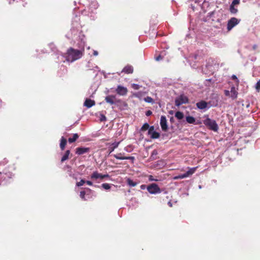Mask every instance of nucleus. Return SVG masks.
<instances>
[{"instance_id": "1", "label": "nucleus", "mask_w": 260, "mask_h": 260, "mask_svg": "<svg viewBox=\"0 0 260 260\" xmlns=\"http://www.w3.org/2000/svg\"><path fill=\"white\" fill-rule=\"evenodd\" d=\"M83 51L70 48L67 53L66 60L68 61L73 62L80 58L83 55Z\"/></svg>"}, {"instance_id": "2", "label": "nucleus", "mask_w": 260, "mask_h": 260, "mask_svg": "<svg viewBox=\"0 0 260 260\" xmlns=\"http://www.w3.org/2000/svg\"><path fill=\"white\" fill-rule=\"evenodd\" d=\"M204 124L208 126L210 129L217 132L218 129V126L216 121L207 117L203 121Z\"/></svg>"}, {"instance_id": "3", "label": "nucleus", "mask_w": 260, "mask_h": 260, "mask_svg": "<svg viewBox=\"0 0 260 260\" xmlns=\"http://www.w3.org/2000/svg\"><path fill=\"white\" fill-rule=\"evenodd\" d=\"M148 191L151 194H157L161 192V189L156 183H152L147 187Z\"/></svg>"}, {"instance_id": "4", "label": "nucleus", "mask_w": 260, "mask_h": 260, "mask_svg": "<svg viewBox=\"0 0 260 260\" xmlns=\"http://www.w3.org/2000/svg\"><path fill=\"white\" fill-rule=\"evenodd\" d=\"M188 102V99L187 97L184 95H180L178 97L176 98L175 101V105L177 107L183 104H186Z\"/></svg>"}, {"instance_id": "5", "label": "nucleus", "mask_w": 260, "mask_h": 260, "mask_svg": "<svg viewBox=\"0 0 260 260\" xmlns=\"http://www.w3.org/2000/svg\"><path fill=\"white\" fill-rule=\"evenodd\" d=\"M240 21V20L238 19L235 17L231 18L228 22L227 29L228 30H231L234 26L237 25Z\"/></svg>"}, {"instance_id": "6", "label": "nucleus", "mask_w": 260, "mask_h": 260, "mask_svg": "<svg viewBox=\"0 0 260 260\" xmlns=\"http://www.w3.org/2000/svg\"><path fill=\"white\" fill-rule=\"evenodd\" d=\"M148 134L152 139H157L160 137L159 133L154 131L153 126L150 127Z\"/></svg>"}, {"instance_id": "7", "label": "nucleus", "mask_w": 260, "mask_h": 260, "mask_svg": "<svg viewBox=\"0 0 260 260\" xmlns=\"http://www.w3.org/2000/svg\"><path fill=\"white\" fill-rule=\"evenodd\" d=\"M160 124L163 131L166 132L168 130V127L167 125V121L165 116H161Z\"/></svg>"}, {"instance_id": "8", "label": "nucleus", "mask_w": 260, "mask_h": 260, "mask_svg": "<svg viewBox=\"0 0 260 260\" xmlns=\"http://www.w3.org/2000/svg\"><path fill=\"white\" fill-rule=\"evenodd\" d=\"M116 91L120 95H125L127 93V89L124 86L118 85L116 89Z\"/></svg>"}, {"instance_id": "9", "label": "nucleus", "mask_w": 260, "mask_h": 260, "mask_svg": "<svg viewBox=\"0 0 260 260\" xmlns=\"http://www.w3.org/2000/svg\"><path fill=\"white\" fill-rule=\"evenodd\" d=\"M109 175L108 174L102 175L101 174L99 173L98 172H94L91 176V178L93 179H103L106 177H108Z\"/></svg>"}, {"instance_id": "10", "label": "nucleus", "mask_w": 260, "mask_h": 260, "mask_svg": "<svg viewBox=\"0 0 260 260\" xmlns=\"http://www.w3.org/2000/svg\"><path fill=\"white\" fill-rule=\"evenodd\" d=\"M197 107L201 110L209 108L210 106H208V103L204 101H201L196 104Z\"/></svg>"}, {"instance_id": "11", "label": "nucleus", "mask_w": 260, "mask_h": 260, "mask_svg": "<svg viewBox=\"0 0 260 260\" xmlns=\"http://www.w3.org/2000/svg\"><path fill=\"white\" fill-rule=\"evenodd\" d=\"M89 148L78 147L76 148V153L78 155H81L89 151Z\"/></svg>"}, {"instance_id": "12", "label": "nucleus", "mask_w": 260, "mask_h": 260, "mask_svg": "<svg viewBox=\"0 0 260 260\" xmlns=\"http://www.w3.org/2000/svg\"><path fill=\"white\" fill-rule=\"evenodd\" d=\"M114 157H115L116 159H120V160H124V159L134 160V157H133V156H122L121 153L114 154Z\"/></svg>"}, {"instance_id": "13", "label": "nucleus", "mask_w": 260, "mask_h": 260, "mask_svg": "<svg viewBox=\"0 0 260 260\" xmlns=\"http://www.w3.org/2000/svg\"><path fill=\"white\" fill-rule=\"evenodd\" d=\"M230 94H231L230 97L233 100H235V99H236L237 98L238 91L236 89L235 87L232 86L231 87V91H230Z\"/></svg>"}, {"instance_id": "14", "label": "nucleus", "mask_w": 260, "mask_h": 260, "mask_svg": "<svg viewBox=\"0 0 260 260\" xmlns=\"http://www.w3.org/2000/svg\"><path fill=\"white\" fill-rule=\"evenodd\" d=\"M116 97L115 95H108L105 98V101L107 103L113 105L115 104Z\"/></svg>"}, {"instance_id": "15", "label": "nucleus", "mask_w": 260, "mask_h": 260, "mask_svg": "<svg viewBox=\"0 0 260 260\" xmlns=\"http://www.w3.org/2000/svg\"><path fill=\"white\" fill-rule=\"evenodd\" d=\"M95 105V102L90 99H86L84 105L88 108L91 107Z\"/></svg>"}, {"instance_id": "16", "label": "nucleus", "mask_w": 260, "mask_h": 260, "mask_svg": "<svg viewBox=\"0 0 260 260\" xmlns=\"http://www.w3.org/2000/svg\"><path fill=\"white\" fill-rule=\"evenodd\" d=\"M122 72H124L126 74H131L133 72V68L132 66L127 65L123 68Z\"/></svg>"}, {"instance_id": "17", "label": "nucleus", "mask_w": 260, "mask_h": 260, "mask_svg": "<svg viewBox=\"0 0 260 260\" xmlns=\"http://www.w3.org/2000/svg\"><path fill=\"white\" fill-rule=\"evenodd\" d=\"M119 143H120V142H115L112 143L110 145V146L109 147V150L110 151V153H111L112 152H113L115 148L118 147Z\"/></svg>"}, {"instance_id": "18", "label": "nucleus", "mask_w": 260, "mask_h": 260, "mask_svg": "<svg viewBox=\"0 0 260 260\" xmlns=\"http://www.w3.org/2000/svg\"><path fill=\"white\" fill-rule=\"evenodd\" d=\"M67 144V140L66 139L63 137H62L60 140V147L61 150H63L64 149L65 146Z\"/></svg>"}, {"instance_id": "19", "label": "nucleus", "mask_w": 260, "mask_h": 260, "mask_svg": "<svg viewBox=\"0 0 260 260\" xmlns=\"http://www.w3.org/2000/svg\"><path fill=\"white\" fill-rule=\"evenodd\" d=\"M186 120L188 123L190 124H193L196 121L195 118L193 117L190 116H186Z\"/></svg>"}, {"instance_id": "20", "label": "nucleus", "mask_w": 260, "mask_h": 260, "mask_svg": "<svg viewBox=\"0 0 260 260\" xmlns=\"http://www.w3.org/2000/svg\"><path fill=\"white\" fill-rule=\"evenodd\" d=\"M79 136L77 134H74L73 136V137L69 138V142L70 143H72L76 141V140L78 138Z\"/></svg>"}, {"instance_id": "21", "label": "nucleus", "mask_w": 260, "mask_h": 260, "mask_svg": "<svg viewBox=\"0 0 260 260\" xmlns=\"http://www.w3.org/2000/svg\"><path fill=\"white\" fill-rule=\"evenodd\" d=\"M70 153V151L69 150H67L66 151L64 154L63 155V156L62 157L61 161L62 162H63V161L66 160L67 159H68L69 158V156Z\"/></svg>"}, {"instance_id": "22", "label": "nucleus", "mask_w": 260, "mask_h": 260, "mask_svg": "<svg viewBox=\"0 0 260 260\" xmlns=\"http://www.w3.org/2000/svg\"><path fill=\"white\" fill-rule=\"evenodd\" d=\"M196 169L197 167L190 168L189 170L185 173L186 175H187V177H188L193 174L195 172Z\"/></svg>"}, {"instance_id": "23", "label": "nucleus", "mask_w": 260, "mask_h": 260, "mask_svg": "<svg viewBox=\"0 0 260 260\" xmlns=\"http://www.w3.org/2000/svg\"><path fill=\"white\" fill-rule=\"evenodd\" d=\"M176 118H177L179 120L182 119L184 117V114L182 112L180 111H177L175 115Z\"/></svg>"}, {"instance_id": "24", "label": "nucleus", "mask_w": 260, "mask_h": 260, "mask_svg": "<svg viewBox=\"0 0 260 260\" xmlns=\"http://www.w3.org/2000/svg\"><path fill=\"white\" fill-rule=\"evenodd\" d=\"M127 184L129 186L134 187L137 185V183L136 182L133 181L132 180H131L129 178H128L126 180Z\"/></svg>"}, {"instance_id": "25", "label": "nucleus", "mask_w": 260, "mask_h": 260, "mask_svg": "<svg viewBox=\"0 0 260 260\" xmlns=\"http://www.w3.org/2000/svg\"><path fill=\"white\" fill-rule=\"evenodd\" d=\"M230 11L232 14H236L238 12V9L235 7V6L230 5Z\"/></svg>"}, {"instance_id": "26", "label": "nucleus", "mask_w": 260, "mask_h": 260, "mask_svg": "<svg viewBox=\"0 0 260 260\" xmlns=\"http://www.w3.org/2000/svg\"><path fill=\"white\" fill-rule=\"evenodd\" d=\"M186 177H187V175H186V173H184L183 174L179 175L178 176L174 177V179L177 180L179 179H183Z\"/></svg>"}, {"instance_id": "27", "label": "nucleus", "mask_w": 260, "mask_h": 260, "mask_svg": "<svg viewBox=\"0 0 260 260\" xmlns=\"http://www.w3.org/2000/svg\"><path fill=\"white\" fill-rule=\"evenodd\" d=\"M149 128H150L149 125L147 123H145L143 124V125L141 127V131H146L147 129L149 130Z\"/></svg>"}, {"instance_id": "28", "label": "nucleus", "mask_w": 260, "mask_h": 260, "mask_svg": "<svg viewBox=\"0 0 260 260\" xmlns=\"http://www.w3.org/2000/svg\"><path fill=\"white\" fill-rule=\"evenodd\" d=\"M144 101L146 103H154L153 99L150 96H147L146 98H145L144 99Z\"/></svg>"}, {"instance_id": "29", "label": "nucleus", "mask_w": 260, "mask_h": 260, "mask_svg": "<svg viewBox=\"0 0 260 260\" xmlns=\"http://www.w3.org/2000/svg\"><path fill=\"white\" fill-rule=\"evenodd\" d=\"M102 186L106 190L109 189L111 188L110 185L108 183H103L102 184Z\"/></svg>"}, {"instance_id": "30", "label": "nucleus", "mask_w": 260, "mask_h": 260, "mask_svg": "<svg viewBox=\"0 0 260 260\" xmlns=\"http://www.w3.org/2000/svg\"><path fill=\"white\" fill-rule=\"evenodd\" d=\"M85 183V181L83 179H81L80 181L77 182L76 185L77 186H82L84 183Z\"/></svg>"}, {"instance_id": "31", "label": "nucleus", "mask_w": 260, "mask_h": 260, "mask_svg": "<svg viewBox=\"0 0 260 260\" xmlns=\"http://www.w3.org/2000/svg\"><path fill=\"white\" fill-rule=\"evenodd\" d=\"M132 87L135 90H138L140 87V85L137 84H133Z\"/></svg>"}, {"instance_id": "32", "label": "nucleus", "mask_w": 260, "mask_h": 260, "mask_svg": "<svg viewBox=\"0 0 260 260\" xmlns=\"http://www.w3.org/2000/svg\"><path fill=\"white\" fill-rule=\"evenodd\" d=\"M232 78L233 80H235L236 81L237 85H238L239 83V81L238 79L237 78V76L236 75H233L232 76Z\"/></svg>"}, {"instance_id": "33", "label": "nucleus", "mask_w": 260, "mask_h": 260, "mask_svg": "<svg viewBox=\"0 0 260 260\" xmlns=\"http://www.w3.org/2000/svg\"><path fill=\"white\" fill-rule=\"evenodd\" d=\"M85 192L84 191H82L80 192V197L82 199L85 200Z\"/></svg>"}, {"instance_id": "34", "label": "nucleus", "mask_w": 260, "mask_h": 260, "mask_svg": "<svg viewBox=\"0 0 260 260\" xmlns=\"http://www.w3.org/2000/svg\"><path fill=\"white\" fill-rule=\"evenodd\" d=\"M240 3V0H233L231 5H237Z\"/></svg>"}, {"instance_id": "35", "label": "nucleus", "mask_w": 260, "mask_h": 260, "mask_svg": "<svg viewBox=\"0 0 260 260\" xmlns=\"http://www.w3.org/2000/svg\"><path fill=\"white\" fill-rule=\"evenodd\" d=\"M255 88L257 91L260 90V80L256 83L255 85Z\"/></svg>"}, {"instance_id": "36", "label": "nucleus", "mask_w": 260, "mask_h": 260, "mask_svg": "<svg viewBox=\"0 0 260 260\" xmlns=\"http://www.w3.org/2000/svg\"><path fill=\"white\" fill-rule=\"evenodd\" d=\"M224 94L226 96H230V95H231V94H230V91H229L228 90H224Z\"/></svg>"}, {"instance_id": "37", "label": "nucleus", "mask_w": 260, "mask_h": 260, "mask_svg": "<svg viewBox=\"0 0 260 260\" xmlns=\"http://www.w3.org/2000/svg\"><path fill=\"white\" fill-rule=\"evenodd\" d=\"M148 179H149V181H157V179H155L153 178V177L152 176V175H150L149 177H148Z\"/></svg>"}, {"instance_id": "38", "label": "nucleus", "mask_w": 260, "mask_h": 260, "mask_svg": "<svg viewBox=\"0 0 260 260\" xmlns=\"http://www.w3.org/2000/svg\"><path fill=\"white\" fill-rule=\"evenodd\" d=\"M100 120L102 121H105L106 120V117L104 115H101Z\"/></svg>"}, {"instance_id": "39", "label": "nucleus", "mask_w": 260, "mask_h": 260, "mask_svg": "<svg viewBox=\"0 0 260 260\" xmlns=\"http://www.w3.org/2000/svg\"><path fill=\"white\" fill-rule=\"evenodd\" d=\"M152 112L150 110H148V111H146V115L147 116H149L151 115L152 114Z\"/></svg>"}, {"instance_id": "40", "label": "nucleus", "mask_w": 260, "mask_h": 260, "mask_svg": "<svg viewBox=\"0 0 260 260\" xmlns=\"http://www.w3.org/2000/svg\"><path fill=\"white\" fill-rule=\"evenodd\" d=\"M162 58V57L161 55H159L158 56L156 57L155 59L157 61H159V60H161Z\"/></svg>"}, {"instance_id": "41", "label": "nucleus", "mask_w": 260, "mask_h": 260, "mask_svg": "<svg viewBox=\"0 0 260 260\" xmlns=\"http://www.w3.org/2000/svg\"><path fill=\"white\" fill-rule=\"evenodd\" d=\"M88 185H92V182L90 181H87L85 182Z\"/></svg>"}, {"instance_id": "42", "label": "nucleus", "mask_w": 260, "mask_h": 260, "mask_svg": "<svg viewBox=\"0 0 260 260\" xmlns=\"http://www.w3.org/2000/svg\"><path fill=\"white\" fill-rule=\"evenodd\" d=\"M93 55L95 56H96L98 55V52L97 51H94L93 52Z\"/></svg>"}, {"instance_id": "43", "label": "nucleus", "mask_w": 260, "mask_h": 260, "mask_svg": "<svg viewBox=\"0 0 260 260\" xmlns=\"http://www.w3.org/2000/svg\"><path fill=\"white\" fill-rule=\"evenodd\" d=\"M141 189H145V186L144 185H142L141 186Z\"/></svg>"}, {"instance_id": "44", "label": "nucleus", "mask_w": 260, "mask_h": 260, "mask_svg": "<svg viewBox=\"0 0 260 260\" xmlns=\"http://www.w3.org/2000/svg\"><path fill=\"white\" fill-rule=\"evenodd\" d=\"M173 111H170L169 112V113H170V114H173Z\"/></svg>"}, {"instance_id": "45", "label": "nucleus", "mask_w": 260, "mask_h": 260, "mask_svg": "<svg viewBox=\"0 0 260 260\" xmlns=\"http://www.w3.org/2000/svg\"><path fill=\"white\" fill-rule=\"evenodd\" d=\"M168 204L170 206H172V204L170 202H169Z\"/></svg>"}, {"instance_id": "46", "label": "nucleus", "mask_w": 260, "mask_h": 260, "mask_svg": "<svg viewBox=\"0 0 260 260\" xmlns=\"http://www.w3.org/2000/svg\"><path fill=\"white\" fill-rule=\"evenodd\" d=\"M199 188H202V187H201V185H199Z\"/></svg>"}, {"instance_id": "47", "label": "nucleus", "mask_w": 260, "mask_h": 260, "mask_svg": "<svg viewBox=\"0 0 260 260\" xmlns=\"http://www.w3.org/2000/svg\"><path fill=\"white\" fill-rule=\"evenodd\" d=\"M170 120H173V117H171V119H170Z\"/></svg>"}, {"instance_id": "48", "label": "nucleus", "mask_w": 260, "mask_h": 260, "mask_svg": "<svg viewBox=\"0 0 260 260\" xmlns=\"http://www.w3.org/2000/svg\"><path fill=\"white\" fill-rule=\"evenodd\" d=\"M170 120H173V117H171V119H170Z\"/></svg>"}]
</instances>
